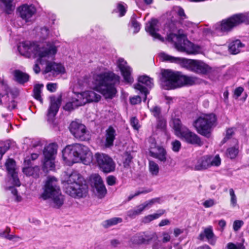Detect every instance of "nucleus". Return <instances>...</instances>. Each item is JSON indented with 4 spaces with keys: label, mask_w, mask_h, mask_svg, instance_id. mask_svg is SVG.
I'll return each instance as SVG.
<instances>
[{
    "label": "nucleus",
    "mask_w": 249,
    "mask_h": 249,
    "mask_svg": "<svg viewBox=\"0 0 249 249\" xmlns=\"http://www.w3.org/2000/svg\"><path fill=\"white\" fill-rule=\"evenodd\" d=\"M18 50L22 55L26 57H37V61L40 63L46 60V57L57 52L56 47L53 42H46L40 46L29 41L20 43L18 46Z\"/></svg>",
    "instance_id": "1"
},
{
    "label": "nucleus",
    "mask_w": 249,
    "mask_h": 249,
    "mask_svg": "<svg viewBox=\"0 0 249 249\" xmlns=\"http://www.w3.org/2000/svg\"><path fill=\"white\" fill-rule=\"evenodd\" d=\"M120 77L112 71L101 73L94 75V87L105 98L112 99L117 93L116 86L120 83Z\"/></svg>",
    "instance_id": "2"
},
{
    "label": "nucleus",
    "mask_w": 249,
    "mask_h": 249,
    "mask_svg": "<svg viewBox=\"0 0 249 249\" xmlns=\"http://www.w3.org/2000/svg\"><path fill=\"white\" fill-rule=\"evenodd\" d=\"M160 55L164 61L180 64L187 70L198 74L206 75L212 71L211 67L200 60L174 57L164 53H160Z\"/></svg>",
    "instance_id": "3"
},
{
    "label": "nucleus",
    "mask_w": 249,
    "mask_h": 249,
    "mask_svg": "<svg viewBox=\"0 0 249 249\" xmlns=\"http://www.w3.org/2000/svg\"><path fill=\"white\" fill-rule=\"evenodd\" d=\"M41 196L44 200L51 199L52 205L54 208H59L63 204L64 196L61 194L56 178H48Z\"/></svg>",
    "instance_id": "4"
},
{
    "label": "nucleus",
    "mask_w": 249,
    "mask_h": 249,
    "mask_svg": "<svg viewBox=\"0 0 249 249\" xmlns=\"http://www.w3.org/2000/svg\"><path fill=\"white\" fill-rule=\"evenodd\" d=\"M216 120L214 114H206L197 118L194 122L193 126L198 134L209 138L213 129L216 125Z\"/></svg>",
    "instance_id": "5"
},
{
    "label": "nucleus",
    "mask_w": 249,
    "mask_h": 249,
    "mask_svg": "<svg viewBox=\"0 0 249 249\" xmlns=\"http://www.w3.org/2000/svg\"><path fill=\"white\" fill-rule=\"evenodd\" d=\"M168 41L174 42L175 48L178 51L185 52L187 54H194L199 53L200 48L189 41L183 35L170 34L167 36Z\"/></svg>",
    "instance_id": "6"
},
{
    "label": "nucleus",
    "mask_w": 249,
    "mask_h": 249,
    "mask_svg": "<svg viewBox=\"0 0 249 249\" xmlns=\"http://www.w3.org/2000/svg\"><path fill=\"white\" fill-rule=\"evenodd\" d=\"M62 153L64 160L73 162L82 160L90 155L88 147L79 143L67 146L63 150Z\"/></svg>",
    "instance_id": "7"
},
{
    "label": "nucleus",
    "mask_w": 249,
    "mask_h": 249,
    "mask_svg": "<svg viewBox=\"0 0 249 249\" xmlns=\"http://www.w3.org/2000/svg\"><path fill=\"white\" fill-rule=\"evenodd\" d=\"M247 20V17L245 14H235L228 18L223 19L220 23H217L215 25V30L220 35L227 34L234 27Z\"/></svg>",
    "instance_id": "8"
},
{
    "label": "nucleus",
    "mask_w": 249,
    "mask_h": 249,
    "mask_svg": "<svg viewBox=\"0 0 249 249\" xmlns=\"http://www.w3.org/2000/svg\"><path fill=\"white\" fill-rule=\"evenodd\" d=\"M181 72L171 70H163L161 71L160 81L166 89H174L179 87Z\"/></svg>",
    "instance_id": "9"
},
{
    "label": "nucleus",
    "mask_w": 249,
    "mask_h": 249,
    "mask_svg": "<svg viewBox=\"0 0 249 249\" xmlns=\"http://www.w3.org/2000/svg\"><path fill=\"white\" fill-rule=\"evenodd\" d=\"M221 164V159L218 155L213 158L210 156H205L197 160L193 167L196 171L204 170L208 168L214 166H219Z\"/></svg>",
    "instance_id": "10"
},
{
    "label": "nucleus",
    "mask_w": 249,
    "mask_h": 249,
    "mask_svg": "<svg viewBox=\"0 0 249 249\" xmlns=\"http://www.w3.org/2000/svg\"><path fill=\"white\" fill-rule=\"evenodd\" d=\"M95 158L98 165L103 172L108 173L114 171L115 163L108 155L97 153L95 154Z\"/></svg>",
    "instance_id": "11"
},
{
    "label": "nucleus",
    "mask_w": 249,
    "mask_h": 249,
    "mask_svg": "<svg viewBox=\"0 0 249 249\" xmlns=\"http://www.w3.org/2000/svg\"><path fill=\"white\" fill-rule=\"evenodd\" d=\"M88 192V186L83 181L76 183L72 187L68 186L65 193L74 198H81L86 196Z\"/></svg>",
    "instance_id": "12"
},
{
    "label": "nucleus",
    "mask_w": 249,
    "mask_h": 249,
    "mask_svg": "<svg viewBox=\"0 0 249 249\" xmlns=\"http://www.w3.org/2000/svg\"><path fill=\"white\" fill-rule=\"evenodd\" d=\"M70 130L74 137L81 141L89 139V134L85 125L76 121H73L70 124Z\"/></svg>",
    "instance_id": "13"
},
{
    "label": "nucleus",
    "mask_w": 249,
    "mask_h": 249,
    "mask_svg": "<svg viewBox=\"0 0 249 249\" xmlns=\"http://www.w3.org/2000/svg\"><path fill=\"white\" fill-rule=\"evenodd\" d=\"M91 184L97 196L102 198L107 194V191L101 177L98 174H93L90 177Z\"/></svg>",
    "instance_id": "14"
},
{
    "label": "nucleus",
    "mask_w": 249,
    "mask_h": 249,
    "mask_svg": "<svg viewBox=\"0 0 249 249\" xmlns=\"http://www.w3.org/2000/svg\"><path fill=\"white\" fill-rule=\"evenodd\" d=\"M153 86V79L146 75H142L139 77L138 83L134 85V88L144 94V101L145 102L146 100L147 95L149 93L148 88L151 89Z\"/></svg>",
    "instance_id": "15"
},
{
    "label": "nucleus",
    "mask_w": 249,
    "mask_h": 249,
    "mask_svg": "<svg viewBox=\"0 0 249 249\" xmlns=\"http://www.w3.org/2000/svg\"><path fill=\"white\" fill-rule=\"evenodd\" d=\"M179 138L186 143L196 146L200 147L203 144L200 137L188 128L185 129Z\"/></svg>",
    "instance_id": "16"
},
{
    "label": "nucleus",
    "mask_w": 249,
    "mask_h": 249,
    "mask_svg": "<svg viewBox=\"0 0 249 249\" xmlns=\"http://www.w3.org/2000/svg\"><path fill=\"white\" fill-rule=\"evenodd\" d=\"M20 17L26 22L34 20L36 8L33 5L24 4L18 8Z\"/></svg>",
    "instance_id": "17"
},
{
    "label": "nucleus",
    "mask_w": 249,
    "mask_h": 249,
    "mask_svg": "<svg viewBox=\"0 0 249 249\" xmlns=\"http://www.w3.org/2000/svg\"><path fill=\"white\" fill-rule=\"evenodd\" d=\"M117 65L120 69L125 82L132 83L133 78L131 76L132 69L128 66L126 61L122 58H120L117 61Z\"/></svg>",
    "instance_id": "18"
},
{
    "label": "nucleus",
    "mask_w": 249,
    "mask_h": 249,
    "mask_svg": "<svg viewBox=\"0 0 249 249\" xmlns=\"http://www.w3.org/2000/svg\"><path fill=\"white\" fill-rule=\"evenodd\" d=\"M83 180L81 175L77 171H73L71 174L67 175L63 180L65 192L68 186L72 187L74 184L78 183Z\"/></svg>",
    "instance_id": "19"
},
{
    "label": "nucleus",
    "mask_w": 249,
    "mask_h": 249,
    "mask_svg": "<svg viewBox=\"0 0 249 249\" xmlns=\"http://www.w3.org/2000/svg\"><path fill=\"white\" fill-rule=\"evenodd\" d=\"M117 136L115 129L112 126H109L105 131V136L103 140L104 145L106 148L112 147Z\"/></svg>",
    "instance_id": "20"
},
{
    "label": "nucleus",
    "mask_w": 249,
    "mask_h": 249,
    "mask_svg": "<svg viewBox=\"0 0 249 249\" xmlns=\"http://www.w3.org/2000/svg\"><path fill=\"white\" fill-rule=\"evenodd\" d=\"M78 98H80L81 102H84V105L88 102H98L101 96L92 90L86 91L77 95Z\"/></svg>",
    "instance_id": "21"
},
{
    "label": "nucleus",
    "mask_w": 249,
    "mask_h": 249,
    "mask_svg": "<svg viewBox=\"0 0 249 249\" xmlns=\"http://www.w3.org/2000/svg\"><path fill=\"white\" fill-rule=\"evenodd\" d=\"M55 54L50 55L48 57H46V61L44 60L43 62L40 63V64H46V67L44 71L45 73H48L49 72H55L57 73H63L64 72L65 69L64 67L60 64L55 63L54 62H49L48 59L52 56H53Z\"/></svg>",
    "instance_id": "22"
},
{
    "label": "nucleus",
    "mask_w": 249,
    "mask_h": 249,
    "mask_svg": "<svg viewBox=\"0 0 249 249\" xmlns=\"http://www.w3.org/2000/svg\"><path fill=\"white\" fill-rule=\"evenodd\" d=\"M61 102V98H56L54 96L50 97V106L48 110L49 118H53L57 114Z\"/></svg>",
    "instance_id": "23"
},
{
    "label": "nucleus",
    "mask_w": 249,
    "mask_h": 249,
    "mask_svg": "<svg viewBox=\"0 0 249 249\" xmlns=\"http://www.w3.org/2000/svg\"><path fill=\"white\" fill-rule=\"evenodd\" d=\"M158 20L156 19H152L150 21H148L145 26V30L147 32L155 38H157L161 41H164V39L160 35L156 33V27L158 23Z\"/></svg>",
    "instance_id": "24"
},
{
    "label": "nucleus",
    "mask_w": 249,
    "mask_h": 249,
    "mask_svg": "<svg viewBox=\"0 0 249 249\" xmlns=\"http://www.w3.org/2000/svg\"><path fill=\"white\" fill-rule=\"evenodd\" d=\"M149 152L151 157L158 159L161 161L165 162L166 160V151L161 146H158L156 148H151Z\"/></svg>",
    "instance_id": "25"
},
{
    "label": "nucleus",
    "mask_w": 249,
    "mask_h": 249,
    "mask_svg": "<svg viewBox=\"0 0 249 249\" xmlns=\"http://www.w3.org/2000/svg\"><path fill=\"white\" fill-rule=\"evenodd\" d=\"M204 237L207 239L210 244L213 245L215 244L216 239L212 226L205 228L203 232H201L199 235V239L201 240H203Z\"/></svg>",
    "instance_id": "26"
},
{
    "label": "nucleus",
    "mask_w": 249,
    "mask_h": 249,
    "mask_svg": "<svg viewBox=\"0 0 249 249\" xmlns=\"http://www.w3.org/2000/svg\"><path fill=\"white\" fill-rule=\"evenodd\" d=\"M84 105V102H81L80 98H72L71 101L67 102L64 106V109L71 111L79 106Z\"/></svg>",
    "instance_id": "27"
},
{
    "label": "nucleus",
    "mask_w": 249,
    "mask_h": 249,
    "mask_svg": "<svg viewBox=\"0 0 249 249\" xmlns=\"http://www.w3.org/2000/svg\"><path fill=\"white\" fill-rule=\"evenodd\" d=\"M179 87H182L185 85L192 86L197 83L198 78L195 76H189L180 73L179 79Z\"/></svg>",
    "instance_id": "28"
},
{
    "label": "nucleus",
    "mask_w": 249,
    "mask_h": 249,
    "mask_svg": "<svg viewBox=\"0 0 249 249\" xmlns=\"http://www.w3.org/2000/svg\"><path fill=\"white\" fill-rule=\"evenodd\" d=\"M57 152V145L55 143H51L46 146L43 151L44 158L46 159L54 158Z\"/></svg>",
    "instance_id": "29"
},
{
    "label": "nucleus",
    "mask_w": 249,
    "mask_h": 249,
    "mask_svg": "<svg viewBox=\"0 0 249 249\" xmlns=\"http://www.w3.org/2000/svg\"><path fill=\"white\" fill-rule=\"evenodd\" d=\"M22 171L26 176H33L35 178L39 177L40 169L37 166L34 167L26 166L23 168Z\"/></svg>",
    "instance_id": "30"
},
{
    "label": "nucleus",
    "mask_w": 249,
    "mask_h": 249,
    "mask_svg": "<svg viewBox=\"0 0 249 249\" xmlns=\"http://www.w3.org/2000/svg\"><path fill=\"white\" fill-rule=\"evenodd\" d=\"M173 127L175 130V135L179 137L185 129L187 128L182 126L181 121L179 119H174L173 120Z\"/></svg>",
    "instance_id": "31"
},
{
    "label": "nucleus",
    "mask_w": 249,
    "mask_h": 249,
    "mask_svg": "<svg viewBox=\"0 0 249 249\" xmlns=\"http://www.w3.org/2000/svg\"><path fill=\"white\" fill-rule=\"evenodd\" d=\"M14 75L16 81L20 84H24L29 80V75L19 70H15Z\"/></svg>",
    "instance_id": "32"
},
{
    "label": "nucleus",
    "mask_w": 249,
    "mask_h": 249,
    "mask_svg": "<svg viewBox=\"0 0 249 249\" xmlns=\"http://www.w3.org/2000/svg\"><path fill=\"white\" fill-rule=\"evenodd\" d=\"M243 46V45L240 40L237 39L229 44V50L231 54H236L239 53L240 48Z\"/></svg>",
    "instance_id": "33"
},
{
    "label": "nucleus",
    "mask_w": 249,
    "mask_h": 249,
    "mask_svg": "<svg viewBox=\"0 0 249 249\" xmlns=\"http://www.w3.org/2000/svg\"><path fill=\"white\" fill-rule=\"evenodd\" d=\"M123 219L120 217H113L104 221L103 222V226L105 228H108L111 226L116 225L122 222Z\"/></svg>",
    "instance_id": "34"
},
{
    "label": "nucleus",
    "mask_w": 249,
    "mask_h": 249,
    "mask_svg": "<svg viewBox=\"0 0 249 249\" xmlns=\"http://www.w3.org/2000/svg\"><path fill=\"white\" fill-rule=\"evenodd\" d=\"M165 213L164 210H159L158 213L149 214L143 218V222L145 223H149L151 221L157 219Z\"/></svg>",
    "instance_id": "35"
},
{
    "label": "nucleus",
    "mask_w": 249,
    "mask_h": 249,
    "mask_svg": "<svg viewBox=\"0 0 249 249\" xmlns=\"http://www.w3.org/2000/svg\"><path fill=\"white\" fill-rule=\"evenodd\" d=\"M239 153V146L238 144H236L234 146L230 147L227 149L226 155L231 159H235L238 155Z\"/></svg>",
    "instance_id": "36"
},
{
    "label": "nucleus",
    "mask_w": 249,
    "mask_h": 249,
    "mask_svg": "<svg viewBox=\"0 0 249 249\" xmlns=\"http://www.w3.org/2000/svg\"><path fill=\"white\" fill-rule=\"evenodd\" d=\"M11 231V229L9 227H6L5 229L0 231V236L2 238H5L9 240H12L14 238L19 239L20 237L18 236L13 234H10Z\"/></svg>",
    "instance_id": "37"
},
{
    "label": "nucleus",
    "mask_w": 249,
    "mask_h": 249,
    "mask_svg": "<svg viewBox=\"0 0 249 249\" xmlns=\"http://www.w3.org/2000/svg\"><path fill=\"white\" fill-rule=\"evenodd\" d=\"M43 87V84H36L34 88V96L36 99L43 103V99L41 96V89Z\"/></svg>",
    "instance_id": "38"
},
{
    "label": "nucleus",
    "mask_w": 249,
    "mask_h": 249,
    "mask_svg": "<svg viewBox=\"0 0 249 249\" xmlns=\"http://www.w3.org/2000/svg\"><path fill=\"white\" fill-rule=\"evenodd\" d=\"M5 166L9 174L11 175L17 172L16 162L13 159H9L5 163Z\"/></svg>",
    "instance_id": "39"
},
{
    "label": "nucleus",
    "mask_w": 249,
    "mask_h": 249,
    "mask_svg": "<svg viewBox=\"0 0 249 249\" xmlns=\"http://www.w3.org/2000/svg\"><path fill=\"white\" fill-rule=\"evenodd\" d=\"M142 212L140 205L137 206L135 209L130 210L127 212L126 215L128 217L133 219L137 215L140 214Z\"/></svg>",
    "instance_id": "40"
},
{
    "label": "nucleus",
    "mask_w": 249,
    "mask_h": 249,
    "mask_svg": "<svg viewBox=\"0 0 249 249\" xmlns=\"http://www.w3.org/2000/svg\"><path fill=\"white\" fill-rule=\"evenodd\" d=\"M149 170L152 176H157L159 172V165L154 161L149 160Z\"/></svg>",
    "instance_id": "41"
},
{
    "label": "nucleus",
    "mask_w": 249,
    "mask_h": 249,
    "mask_svg": "<svg viewBox=\"0 0 249 249\" xmlns=\"http://www.w3.org/2000/svg\"><path fill=\"white\" fill-rule=\"evenodd\" d=\"M5 6L7 14H10L14 10L15 6L13 5L14 0H0Z\"/></svg>",
    "instance_id": "42"
},
{
    "label": "nucleus",
    "mask_w": 249,
    "mask_h": 249,
    "mask_svg": "<svg viewBox=\"0 0 249 249\" xmlns=\"http://www.w3.org/2000/svg\"><path fill=\"white\" fill-rule=\"evenodd\" d=\"M54 158L52 159H46L44 158V162H43V167L45 168L47 170H53L54 168Z\"/></svg>",
    "instance_id": "43"
},
{
    "label": "nucleus",
    "mask_w": 249,
    "mask_h": 249,
    "mask_svg": "<svg viewBox=\"0 0 249 249\" xmlns=\"http://www.w3.org/2000/svg\"><path fill=\"white\" fill-rule=\"evenodd\" d=\"M145 243H148L153 239L157 240L158 236L156 232H142Z\"/></svg>",
    "instance_id": "44"
},
{
    "label": "nucleus",
    "mask_w": 249,
    "mask_h": 249,
    "mask_svg": "<svg viewBox=\"0 0 249 249\" xmlns=\"http://www.w3.org/2000/svg\"><path fill=\"white\" fill-rule=\"evenodd\" d=\"M9 87L3 82H0V95L3 97L5 95L8 96Z\"/></svg>",
    "instance_id": "45"
},
{
    "label": "nucleus",
    "mask_w": 249,
    "mask_h": 249,
    "mask_svg": "<svg viewBox=\"0 0 249 249\" xmlns=\"http://www.w3.org/2000/svg\"><path fill=\"white\" fill-rule=\"evenodd\" d=\"M150 111L152 115L157 119L160 118L161 108L160 107L155 106L150 108Z\"/></svg>",
    "instance_id": "46"
},
{
    "label": "nucleus",
    "mask_w": 249,
    "mask_h": 249,
    "mask_svg": "<svg viewBox=\"0 0 249 249\" xmlns=\"http://www.w3.org/2000/svg\"><path fill=\"white\" fill-rule=\"evenodd\" d=\"M132 159L133 157L131 155L130 153H129L127 152L124 153V165L125 167L129 166L130 163L132 161Z\"/></svg>",
    "instance_id": "47"
},
{
    "label": "nucleus",
    "mask_w": 249,
    "mask_h": 249,
    "mask_svg": "<svg viewBox=\"0 0 249 249\" xmlns=\"http://www.w3.org/2000/svg\"><path fill=\"white\" fill-rule=\"evenodd\" d=\"M133 241L135 243L138 244L145 243L142 233H139L137 234L133 237Z\"/></svg>",
    "instance_id": "48"
},
{
    "label": "nucleus",
    "mask_w": 249,
    "mask_h": 249,
    "mask_svg": "<svg viewBox=\"0 0 249 249\" xmlns=\"http://www.w3.org/2000/svg\"><path fill=\"white\" fill-rule=\"evenodd\" d=\"M229 193L231 196V204L232 207H234L237 205V198L233 189L232 188L230 189Z\"/></svg>",
    "instance_id": "49"
},
{
    "label": "nucleus",
    "mask_w": 249,
    "mask_h": 249,
    "mask_svg": "<svg viewBox=\"0 0 249 249\" xmlns=\"http://www.w3.org/2000/svg\"><path fill=\"white\" fill-rule=\"evenodd\" d=\"M157 127L162 131H164L166 127V121L161 118L157 119Z\"/></svg>",
    "instance_id": "50"
},
{
    "label": "nucleus",
    "mask_w": 249,
    "mask_h": 249,
    "mask_svg": "<svg viewBox=\"0 0 249 249\" xmlns=\"http://www.w3.org/2000/svg\"><path fill=\"white\" fill-rule=\"evenodd\" d=\"M117 8L120 13V17L124 16L126 13V9L122 2L117 4Z\"/></svg>",
    "instance_id": "51"
},
{
    "label": "nucleus",
    "mask_w": 249,
    "mask_h": 249,
    "mask_svg": "<svg viewBox=\"0 0 249 249\" xmlns=\"http://www.w3.org/2000/svg\"><path fill=\"white\" fill-rule=\"evenodd\" d=\"M171 144L172 146V150L174 152H178L179 151L181 145L180 142L179 141L175 140L172 142Z\"/></svg>",
    "instance_id": "52"
},
{
    "label": "nucleus",
    "mask_w": 249,
    "mask_h": 249,
    "mask_svg": "<svg viewBox=\"0 0 249 249\" xmlns=\"http://www.w3.org/2000/svg\"><path fill=\"white\" fill-rule=\"evenodd\" d=\"M10 176L12 178V183L14 185L19 186L20 182L18 176L17 172L11 174Z\"/></svg>",
    "instance_id": "53"
},
{
    "label": "nucleus",
    "mask_w": 249,
    "mask_h": 249,
    "mask_svg": "<svg viewBox=\"0 0 249 249\" xmlns=\"http://www.w3.org/2000/svg\"><path fill=\"white\" fill-rule=\"evenodd\" d=\"M153 205H154V203L152 199H151L139 205L143 211L145 209L150 208Z\"/></svg>",
    "instance_id": "54"
},
{
    "label": "nucleus",
    "mask_w": 249,
    "mask_h": 249,
    "mask_svg": "<svg viewBox=\"0 0 249 249\" xmlns=\"http://www.w3.org/2000/svg\"><path fill=\"white\" fill-rule=\"evenodd\" d=\"M227 247L228 249H245V247L242 244H239L236 246L232 243H229Z\"/></svg>",
    "instance_id": "55"
},
{
    "label": "nucleus",
    "mask_w": 249,
    "mask_h": 249,
    "mask_svg": "<svg viewBox=\"0 0 249 249\" xmlns=\"http://www.w3.org/2000/svg\"><path fill=\"white\" fill-rule=\"evenodd\" d=\"M244 224L242 220H237L234 221L233 224V229L234 231H238L242 226Z\"/></svg>",
    "instance_id": "56"
},
{
    "label": "nucleus",
    "mask_w": 249,
    "mask_h": 249,
    "mask_svg": "<svg viewBox=\"0 0 249 249\" xmlns=\"http://www.w3.org/2000/svg\"><path fill=\"white\" fill-rule=\"evenodd\" d=\"M131 26L134 28V33H138L140 29V25L135 19H133L131 21Z\"/></svg>",
    "instance_id": "57"
},
{
    "label": "nucleus",
    "mask_w": 249,
    "mask_h": 249,
    "mask_svg": "<svg viewBox=\"0 0 249 249\" xmlns=\"http://www.w3.org/2000/svg\"><path fill=\"white\" fill-rule=\"evenodd\" d=\"M141 102V98L139 96H135L130 98V102L132 105H136L140 103Z\"/></svg>",
    "instance_id": "58"
},
{
    "label": "nucleus",
    "mask_w": 249,
    "mask_h": 249,
    "mask_svg": "<svg viewBox=\"0 0 249 249\" xmlns=\"http://www.w3.org/2000/svg\"><path fill=\"white\" fill-rule=\"evenodd\" d=\"M130 124L135 129H138L139 127L138 126V119L135 117H132L130 119Z\"/></svg>",
    "instance_id": "59"
},
{
    "label": "nucleus",
    "mask_w": 249,
    "mask_h": 249,
    "mask_svg": "<svg viewBox=\"0 0 249 249\" xmlns=\"http://www.w3.org/2000/svg\"><path fill=\"white\" fill-rule=\"evenodd\" d=\"M57 88V85L55 83H49L47 85V89L50 91L53 92H54Z\"/></svg>",
    "instance_id": "60"
},
{
    "label": "nucleus",
    "mask_w": 249,
    "mask_h": 249,
    "mask_svg": "<svg viewBox=\"0 0 249 249\" xmlns=\"http://www.w3.org/2000/svg\"><path fill=\"white\" fill-rule=\"evenodd\" d=\"M107 182L108 185L112 186L116 183V178L112 176H109L107 178Z\"/></svg>",
    "instance_id": "61"
},
{
    "label": "nucleus",
    "mask_w": 249,
    "mask_h": 249,
    "mask_svg": "<svg viewBox=\"0 0 249 249\" xmlns=\"http://www.w3.org/2000/svg\"><path fill=\"white\" fill-rule=\"evenodd\" d=\"M214 204V200L212 199H209L206 200L203 204L205 208H209L213 206Z\"/></svg>",
    "instance_id": "62"
},
{
    "label": "nucleus",
    "mask_w": 249,
    "mask_h": 249,
    "mask_svg": "<svg viewBox=\"0 0 249 249\" xmlns=\"http://www.w3.org/2000/svg\"><path fill=\"white\" fill-rule=\"evenodd\" d=\"M163 238L162 241L163 243H167L169 242L171 239V236L169 234L166 232H163L162 233Z\"/></svg>",
    "instance_id": "63"
},
{
    "label": "nucleus",
    "mask_w": 249,
    "mask_h": 249,
    "mask_svg": "<svg viewBox=\"0 0 249 249\" xmlns=\"http://www.w3.org/2000/svg\"><path fill=\"white\" fill-rule=\"evenodd\" d=\"M178 14L182 19H184L187 18L184 10L181 7L178 8Z\"/></svg>",
    "instance_id": "64"
}]
</instances>
